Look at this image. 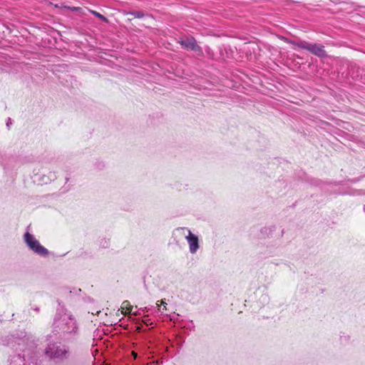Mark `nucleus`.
Masks as SVG:
<instances>
[{
    "label": "nucleus",
    "instance_id": "obj_13",
    "mask_svg": "<svg viewBox=\"0 0 365 365\" xmlns=\"http://www.w3.org/2000/svg\"><path fill=\"white\" fill-rule=\"evenodd\" d=\"M143 324H145L146 326H148V325H150V324H152V322H150V319H143Z\"/></svg>",
    "mask_w": 365,
    "mask_h": 365
},
{
    "label": "nucleus",
    "instance_id": "obj_5",
    "mask_svg": "<svg viewBox=\"0 0 365 365\" xmlns=\"http://www.w3.org/2000/svg\"><path fill=\"white\" fill-rule=\"evenodd\" d=\"M178 230H181L183 235H185V239L189 245L190 252L191 254H195L200 247L198 237L186 227H180Z\"/></svg>",
    "mask_w": 365,
    "mask_h": 365
},
{
    "label": "nucleus",
    "instance_id": "obj_8",
    "mask_svg": "<svg viewBox=\"0 0 365 365\" xmlns=\"http://www.w3.org/2000/svg\"><path fill=\"white\" fill-rule=\"evenodd\" d=\"M307 50L310 51L314 54L319 56V46L316 44L307 43V46H304Z\"/></svg>",
    "mask_w": 365,
    "mask_h": 365
},
{
    "label": "nucleus",
    "instance_id": "obj_19",
    "mask_svg": "<svg viewBox=\"0 0 365 365\" xmlns=\"http://www.w3.org/2000/svg\"><path fill=\"white\" fill-rule=\"evenodd\" d=\"M105 244H106V245H103V246H104V247H106V246L108 245V242H107V241H105Z\"/></svg>",
    "mask_w": 365,
    "mask_h": 365
},
{
    "label": "nucleus",
    "instance_id": "obj_1",
    "mask_svg": "<svg viewBox=\"0 0 365 365\" xmlns=\"http://www.w3.org/2000/svg\"><path fill=\"white\" fill-rule=\"evenodd\" d=\"M53 331L60 334L64 341L75 339L79 333V328L75 317L63 307L57 309L53 323Z\"/></svg>",
    "mask_w": 365,
    "mask_h": 365
},
{
    "label": "nucleus",
    "instance_id": "obj_14",
    "mask_svg": "<svg viewBox=\"0 0 365 365\" xmlns=\"http://www.w3.org/2000/svg\"><path fill=\"white\" fill-rule=\"evenodd\" d=\"M160 304L164 306L163 309H166V307H165L166 302L164 300H161Z\"/></svg>",
    "mask_w": 365,
    "mask_h": 365
},
{
    "label": "nucleus",
    "instance_id": "obj_4",
    "mask_svg": "<svg viewBox=\"0 0 365 365\" xmlns=\"http://www.w3.org/2000/svg\"><path fill=\"white\" fill-rule=\"evenodd\" d=\"M24 242L30 251L36 255L46 257L49 255V251L41 245L35 236L29 232H26L23 236Z\"/></svg>",
    "mask_w": 365,
    "mask_h": 365
},
{
    "label": "nucleus",
    "instance_id": "obj_7",
    "mask_svg": "<svg viewBox=\"0 0 365 365\" xmlns=\"http://www.w3.org/2000/svg\"><path fill=\"white\" fill-rule=\"evenodd\" d=\"M180 44L185 48L202 53V48L197 44L193 37L186 38L180 41Z\"/></svg>",
    "mask_w": 365,
    "mask_h": 365
},
{
    "label": "nucleus",
    "instance_id": "obj_2",
    "mask_svg": "<svg viewBox=\"0 0 365 365\" xmlns=\"http://www.w3.org/2000/svg\"><path fill=\"white\" fill-rule=\"evenodd\" d=\"M15 350L21 353L13 356L9 365H37L36 344L28 337L19 339Z\"/></svg>",
    "mask_w": 365,
    "mask_h": 365
},
{
    "label": "nucleus",
    "instance_id": "obj_17",
    "mask_svg": "<svg viewBox=\"0 0 365 365\" xmlns=\"http://www.w3.org/2000/svg\"><path fill=\"white\" fill-rule=\"evenodd\" d=\"M157 307H158V311H159V312H163L160 310V304H158V303H157Z\"/></svg>",
    "mask_w": 365,
    "mask_h": 365
},
{
    "label": "nucleus",
    "instance_id": "obj_16",
    "mask_svg": "<svg viewBox=\"0 0 365 365\" xmlns=\"http://www.w3.org/2000/svg\"><path fill=\"white\" fill-rule=\"evenodd\" d=\"M143 312H148V309L147 307H145L144 309H142Z\"/></svg>",
    "mask_w": 365,
    "mask_h": 365
},
{
    "label": "nucleus",
    "instance_id": "obj_10",
    "mask_svg": "<svg viewBox=\"0 0 365 365\" xmlns=\"http://www.w3.org/2000/svg\"><path fill=\"white\" fill-rule=\"evenodd\" d=\"M121 309L123 310H125L128 313H130L133 309V306L130 304L129 301L125 300L121 304Z\"/></svg>",
    "mask_w": 365,
    "mask_h": 365
},
{
    "label": "nucleus",
    "instance_id": "obj_11",
    "mask_svg": "<svg viewBox=\"0 0 365 365\" xmlns=\"http://www.w3.org/2000/svg\"><path fill=\"white\" fill-rule=\"evenodd\" d=\"M31 311H34V312H36V314H38L40 312V308L36 305H32L31 309L29 310V313L30 315L31 314Z\"/></svg>",
    "mask_w": 365,
    "mask_h": 365
},
{
    "label": "nucleus",
    "instance_id": "obj_3",
    "mask_svg": "<svg viewBox=\"0 0 365 365\" xmlns=\"http://www.w3.org/2000/svg\"><path fill=\"white\" fill-rule=\"evenodd\" d=\"M44 354L49 359L55 361H63L70 355L68 346L61 342H50L44 349Z\"/></svg>",
    "mask_w": 365,
    "mask_h": 365
},
{
    "label": "nucleus",
    "instance_id": "obj_12",
    "mask_svg": "<svg viewBox=\"0 0 365 365\" xmlns=\"http://www.w3.org/2000/svg\"><path fill=\"white\" fill-rule=\"evenodd\" d=\"M92 14H93L95 16L98 17V19H101V20L105 21V20L106 19V17H105L104 16H103L102 14H99V13H98V12H97V11H92Z\"/></svg>",
    "mask_w": 365,
    "mask_h": 365
},
{
    "label": "nucleus",
    "instance_id": "obj_9",
    "mask_svg": "<svg viewBox=\"0 0 365 365\" xmlns=\"http://www.w3.org/2000/svg\"><path fill=\"white\" fill-rule=\"evenodd\" d=\"M128 14L133 16L134 18L137 19H142L144 16H147V14H145L142 11H130L128 13Z\"/></svg>",
    "mask_w": 365,
    "mask_h": 365
},
{
    "label": "nucleus",
    "instance_id": "obj_6",
    "mask_svg": "<svg viewBox=\"0 0 365 365\" xmlns=\"http://www.w3.org/2000/svg\"><path fill=\"white\" fill-rule=\"evenodd\" d=\"M46 168L44 166H41L38 172H36V169L34 170L35 180L38 181L41 184H48L56 179L57 176L54 171H49L47 174L46 173Z\"/></svg>",
    "mask_w": 365,
    "mask_h": 365
},
{
    "label": "nucleus",
    "instance_id": "obj_18",
    "mask_svg": "<svg viewBox=\"0 0 365 365\" xmlns=\"http://www.w3.org/2000/svg\"><path fill=\"white\" fill-rule=\"evenodd\" d=\"M262 297L264 298V300H266L268 298L267 295H263Z\"/></svg>",
    "mask_w": 365,
    "mask_h": 365
},
{
    "label": "nucleus",
    "instance_id": "obj_15",
    "mask_svg": "<svg viewBox=\"0 0 365 365\" xmlns=\"http://www.w3.org/2000/svg\"><path fill=\"white\" fill-rule=\"evenodd\" d=\"M132 354H133V356L134 359H136V358H137V356H138L137 353H135V352L133 351V353H132Z\"/></svg>",
    "mask_w": 365,
    "mask_h": 365
}]
</instances>
